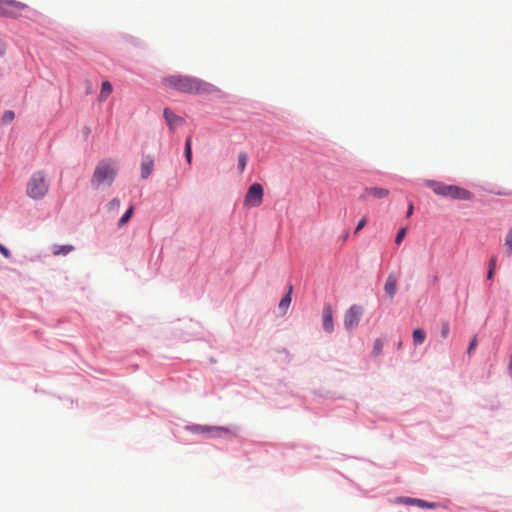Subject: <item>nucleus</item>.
<instances>
[{
  "label": "nucleus",
  "mask_w": 512,
  "mask_h": 512,
  "mask_svg": "<svg viewBox=\"0 0 512 512\" xmlns=\"http://www.w3.org/2000/svg\"><path fill=\"white\" fill-rule=\"evenodd\" d=\"M195 430L198 432H208L211 431L212 429L209 427H196Z\"/></svg>",
  "instance_id": "7c9ffc66"
},
{
  "label": "nucleus",
  "mask_w": 512,
  "mask_h": 512,
  "mask_svg": "<svg viewBox=\"0 0 512 512\" xmlns=\"http://www.w3.org/2000/svg\"><path fill=\"white\" fill-rule=\"evenodd\" d=\"M27 8V5L16 0H0V16L16 18Z\"/></svg>",
  "instance_id": "39448f33"
},
{
  "label": "nucleus",
  "mask_w": 512,
  "mask_h": 512,
  "mask_svg": "<svg viewBox=\"0 0 512 512\" xmlns=\"http://www.w3.org/2000/svg\"><path fill=\"white\" fill-rule=\"evenodd\" d=\"M494 271H495V270H491V269H489V270H488L487 278H488L489 280L493 278Z\"/></svg>",
  "instance_id": "473e14b6"
},
{
  "label": "nucleus",
  "mask_w": 512,
  "mask_h": 512,
  "mask_svg": "<svg viewBox=\"0 0 512 512\" xmlns=\"http://www.w3.org/2000/svg\"><path fill=\"white\" fill-rule=\"evenodd\" d=\"M363 308L359 305H352L345 313L344 326L347 330L355 328L362 317Z\"/></svg>",
  "instance_id": "0eeeda50"
},
{
  "label": "nucleus",
  "mask_w": 512,
  "mask_h": 512,
  "mask_svg": "<svg viewBox=\"0 0 512 512\" xmlns=\"http://www.w3.org/2000/svg\"><path fill=\"white\" fill-rule=\"evenodd\" d=\"M291 293H292V286L289 287L288 293L279 302V310L282 312V314L286 313V310L288 309V307L291 303Z\"/></svg>",
  "instance_id": "dca6fc26"
},
{
  "label": "nucleus",
  "mask_w": 512,
  "mask_h": 512,
  "mask_svg": "<svg viewBox=\"0 0 512 512\" xmlns=\"http://www.w3.org/2000/svg\"><path fill=\"white\" fill-rule=\"evenodd\" d=\"M248 157L245 152H240L238 155V168L239 172L243 173L247 165Z\"/></svg>",
  "instance_id": "a211bd4d"
},
{
  "label": "nucleus",
  "mask_w": 512,
  "mask_h": 512,
  "mask_svg": "<svg viewBox=\"0 0 512 512\" xmlns=\"http://www.w3.org/2000/svg\"><path fill=\"white\" fill-rule=\"evenodd\" d=\"M164 86L182 93L208 95L218 91L211 83L185 75H170L163 78Z\"/></svg>",
  "instance_id": "f257e3e1"
},
{
  "label": "nucleus",
  "mask_w": 512,
  "mask_h": 512,
  "mask_svg": "<svg viewBox=\"0 0 512 512\" xmlns=\"http://www.w3.org/2000/svg\"><path fill=\"white\" fill-rule=\"evenodd\" d=\"M406 235V228H401L396 235L395 243L399 245Z\"/></svg>",
  "instance_id": "a878e982"
},
{
  "label": "nucleus",
  "mask_w": 512,
  "mask_h": 512,
  "mask_svg": "<svg viewBox=\"0 0 512 512\" xmlns=\"http://www.w3.org/2000/svg\"><path fill=\"white\" fill-rule=\"evenodd\" d=\"M496 257L495 256H492L490 261H489V269L491 270H495L496 268Z\"/></svg>",
  "instance_id": "c756f323"
},
{
  "label": "nucleus",
  "mask_w": 512,
  "mask_h": 512,
  "mask_svg": "<svg viewBox=\"0 0 512 512\" xmlns=\"http://www.w3.org/2000/svg\"><path fill=\"white\" fill-rule=\"evenodd\" d=\"M477 344H478V340H477V336L475 335L472 340L470 341V344L468 346V349H467V353L468 355H471L473 353V351L475 350V348L477 347Z\"/></svg>",
  "instance_id": "393cba45"
},
{
  "label": "nucleus",
  "mask_w": 512,
  "mask_h": 512,
  "mask_svg": "<svg viewBox=\"0 0 512 512\" xmlns=\"http://www.w3.org/2000/svg\"><path fill=\"white\" fill-rule=\"evenodd\" d=\"M508 369H509V373H510V375L512 377V353H511V356H510V363H509Z\"/></svg>",
  "instance_id": "72a5a7b5"
},
{
  "label": "nucleus",
  "mask_w": 512,
  "mask_h": 512,
  "mask_svg": "<svg viewBox=\"0 0 512 512\" xmlns=\"http://www.w3.org/2000/svg\"><path fill=\"white\" fill-rule=\"evenodd\" d=\"M323 328L328 333H331L334 329L333 310L330 304H325L323 308Z\"/></svg>",
  "instance_id": "1a4fd4ad"
},
{
  "label": "nucleus",
  "mask_w": 512,
  "mask_h": 512,
  "mask_svg": "<svg viewBox=\"0 0 512 512\" xmlns=\"http://www.w3.org/2000/svg\"><path fill=\"white\" fill-rule=\"evenodd\" d=\"M164 118L171 130H174L177 126H180L184 123V119L180 116H177L169 108L164 109Z\"/></svg>",
  "instance_id": "9d476101"
},
{
  "label": "nucleus",
  "mask_w": 512,
  "mask_h": 512,
  "mask_svg": "<svg viewBox=\"0 0 512 512\" xmlns=\"http://www.w3.org/2000/svg\"><path fill=\"white\" fill-rule=\"evenodd\" d=\"M113 92V86L109 81H103L101 84V90L98 96V101H105Z\"/></svg>",
  "instance_id": "4468645a"
},
{
  "label": "nucleus",
  "mask_w": 512,
  "mask_h": 512,
  "mask_svg": "<svg viewBox=\"0 0 512 512\" xmlns=\"http://www.w3.org/2000/svg\"><path fill=\"white\" fill-rule=\"evenodd\" d=\"M154 170V158L151 155H146L141 161V177L147 179Z\"/></svg>",
  "instance_id": "9b49d317"
},
{
  "label": "nucleus",
  "mask_w": 512,
  "mask_h": 512,
  "mask_svg": "<svg viewBox=\"0 0 512 512\" xmlns=\"http://www.w3.org/2000/svg\"><path fill=\"white\" fill-rule=\"evenodd\" d=\"M389 190L382 187H366L363 189L360 199L367 201L369 198L383 199L389 195Z\"/></svg>",
  "instance_id": "6e6552de"
},
{
  "label": "nucleus",
  "mask_w": 512,
  "mask_h": 512,
  "mask_svg": "<svg viewBox=\"0 0 512 512\" xmlns=\"http://www.w3.org/2000/svg\"><path fill=\"white\" fill-rule=\"evenodd\" d=\"M366 224H367L366 217H363L362 219H360L358 224H357V226H356V228H355V234L360 232Z\"/></svg>",
  "instance_id": "cd10ccee"
},
{
  "label": "nucleus",
  "mask_w": 512,
  "mask_h": 512,
  "mask_svg": "<svg viewBox=\"0 0 512 512\" xmlns=\"http://www.w3.org/2000/svg\"><path fill=\"white\" fill-rule=\"evenodd\" d=\"M120 200L117 199V198H114L112 199L108 204H107V209L108 211L110 212H117L120 208Z\"/></svg>",
  "instance_id": "4be33fe9"
},
{
  "label": "nucleus",
  "mask_w": 512,
  "mask_h": 512,
  "mask_svg": "<svg viewBox=\"0 0 512 512\" xmlns=\"http://www.w3.org/2000/svg\"><path fill=\"white\" fill-rule=\"evenodd\" d=\"M74 251L73 245H54L52 247V254L54 256H65Z\"/></svg>",
  "instance_id": "2eb2a0df"
},
{
  "label": "nucleus",
  "mask_w": 512,
  "mask_h": 512,
  "mask_svg": "<svg viewBox=\"0 0 512 512\" xmlns=\"http://www.w3.org/2000/svg\"><path fill=\"white\" fill-rule=\"evenodd\" d=\"M49 181L44 171H35L32 173L26 184V194L34 200H40L46 196L49 191Z\"/></svg>",
  "instance_id": "20e7f679"
},
{
  "label": "nucleus",
  "mask_w": 512,
  "mask_h": 512,
  "mask_svg": "<svg viewBox=\"0 0 512 512\" xmlns=\"http://www.w3.org/2000/svg\"><path fill=\"white\" fill-rule=\"evenodd\" d=\"M215 431L216 432H226L227 430L223 429V428H216Z\"/></svg>",
  "instance_id": "f704fd0d"
},
{
  "label": "nucleus",
  "mask_w": 512,
  "mask_h": 512,
  "mask_svg": "<svg viewBox=\"0 0 512 512\" xmlns=\"http://www.w3.org/2000/svg\"><path fill=\"white\" fill-rule=\"evenodd\" d=\"M397 502L403 503V504H406V505H417L418 507L429 508V509H434L437 506L435 503L426 502V501L421 500V499L410 498V497L398 498Z\"/></svg>",
  "instance_id": "f8f14e48"
},
{
  "label": "nucleus",
  "mask_w": 512,
  "mask_h": 512,
  "mask_svg": "<svg viewBox=\"0 0 512 512\" xmlns=\"http://www.w3.org/2000/svg\"><path fill=\"white\" fill-rule=\"evenodd\" d=\"M14 118H15L14 112L11 110H7L3 113L1 122H2V124L7 125V124L11 123L14 120Z\"/></svg>",
  "instance_id": "aec40b11"
},
{
  "label": "nucleus",
  "mask_w": 512,
  "mask_h": 512,
  "mask_svg": "<svg viewBox=\"0 0 512 512\" xmlns=\"http://www.w3.org/2000/svg\"><path fill=\"white\" fill-rule=\"evenodd\" d=\"M133 212H134V208H133V206H130L129 209L125 212V214L119 220L118 225L123 226V225L127 224L128 221L130 220L131 216L133 215Z\"/></svg>",
  "instance_id": "6ab92c4d"
},
{
  "label": "nucleus",
  "mask_w": 512,
  "mask_h": 512,
  "mask_svg": "<svg viewBox=\"0 0 512 512\" xmlns=\"http://www.w3.org/2000/svg\"><path fill=\"white\" fill-rule=\"evenodd\" d=\"M505 246L507 247L508 255L512 254V226L507 231V234L505 236Z\"/></svg>",
  "instance_id": "412c9836"
},
{
  "label": "nucleus",
  "mask_w": 512,
  "mask_h": 512,
  "mask_svg": "<svg viewBox=\"0 0 512 512\" xmlns=\"http://www.w3.org/2000/svg\"><path fill=\"white\" fill-rule=\"evenodd\" d=\"M0 253L5 257V258H10L11 256V253L10 251L4 247L3 245L0 244Z\"/></svg>",
  "instance_id": "c85d7f7f"
},
{
  "label": "nucleus",
  "mask_w": 512,
  "mask_h": 512,
  "mask_svg": "<svg viewBox=\"0 0 512 512\" xmlns=\"http://www.w3.org/2000/svg\"><path fill=\"white\" fill-rule=\"evenodd\" d=\"M450 327L447 322H443L441 326V337L446 339L449 335Z\"/></svg>",
  "instance_id": "bb28decb"
},
{
  "label": "nucleus",
  "mask_w": 512,
  "mask_h": 512,
  "mask_svg": "<svg viewBox=\"0 0 512 512\" xmlns=\"http://www.w3.org/2000/svg\"><path fill=\"white\" fill-rule=\"evenodd\" d=\"M384 290H385L386 294L391 299L394 298V296L396 294V291H397V278H396V276L393 273H390L387 276V279H386V282H385V286H384Z\"/></svg>",
  "instance_id": "ddd939ff"
},
{
  "label": "nucleus",
  "mask_w": 512,
  "mask_h": 512,
  "mask_svg": "<svg viewBox=\"0 0 512 512\" xmlns=\"http://www.w3.org/2000/svg\"><path fill=\"white\" fill-rule=\"evenodd\" d=\"M263 201V187L259 183L252 184L245 196L244 205L246 207H258Z\"/></svg>",
  "instance_id": "423d86ee"
},
{
  "label": "nucleus",
  "mask_w": 512,
  "mask_h": 512,
  "mask_svg": "<svg viewBox=\"0 0 512 512\" xmlns=\"http://www.w3.org/2000/svg\"><path fill=\"white\" fill-rule=\"evenodd\" d=\"M185 156L188 163H191L192 152H191V138H187L185 143Z\"/></svg>",
  "instance_id": "5701e85b"
},
{
  "label": "nucleus",
  "mask_w": 512,
  "mask_h": 512,
  "mask_svg": "<svg viewBox=\"0 0 512 512\" xmlns=\"http://www.w3.org/2000/svg\"><path fill=\"white\" fill-rule=\"evenodd\" d=\"M424 183L427 187L431 188L435 194L443 197L455 200H471L473 198V194L469 190L456 185H447L434 180H425Z\"/></svg>",
  "instance_id": "7ed1b4c3"
},
{
  "label": "nucleus",
  "mask_w": 512,
  "mask_h": 512,
  "mask_svg": "<svg viewBox=\"0 0 512 512\" xmlns=\"http://www.w3.org/2000/svg\"><path fill=\"white\" fill-rule=\"evenodd\" d=\"M118 173V163L113 159H104L98 162L94 170L91 184L94 188L102 185L110 186Z\"/></svg>",
  "instance_id": "f03ea898"
},
{
  "label": "nucleus",
  "mask_w": 512,
  "mask_h": 512,
  "mask_svg": "<svg viewBox=\"0 0 512 512\" xmlns=\"http://www.w3.org/2000/svg\"><path fill=\"white\" fill-rule=\"evenodd\" d=\"M413 210H414V206L412 203H410L408 206V210H407V217H410L412 215Z\"/></svg>",
  "instance_id": "2f4dec72"
},
{
  "label": "nucleus",
  "mask_w": 512,
  "mask_h": 512,
  "mask_svg": "<svg viewBox=\"0 0 512 512\" xmlns=\"http://www.w3.org/2000/svg\"><path fill=\"white\" fill-rule=\"evenodd\" d=\"M382 348H383V342L382 340L380 339H377L375 342H374V346H373V353L375 355H379L382 351Z\"/></svg>",
  "instance_id": "b1692460"
},
{
  "label": "nucleus",
  "mask_w": 512,
  "mask_h": 512,
  "mask_svg": "<svg viewBox=\"0 0 512 512\" xmlns=\"http://www.w3.org/2000/svg\"><path fill=\"white\" fill-rule=\"evenodd\" d=\"M413 342L415 345H421L426 338V334L422 329H415L412 333Z\"/></svg>",
  "instance_id": "f3484780"
}]
</instances>
